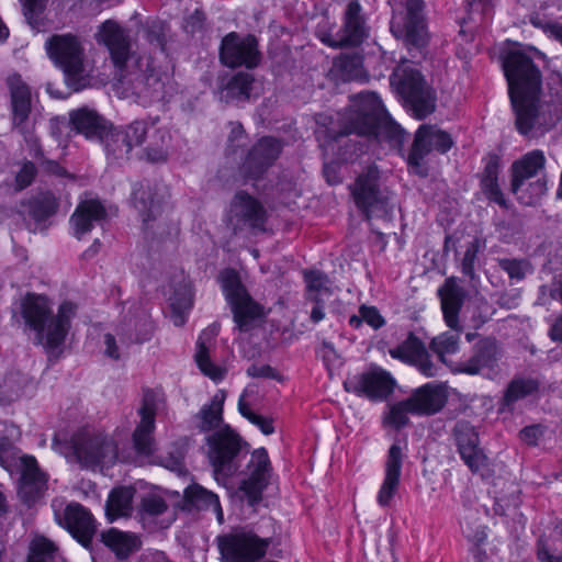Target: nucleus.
<instances>
[{"label":"nucleus","instance_id":"obj_27","mask_svg":"<svg viewBox=\"0 0 562 562\" xmlns=\"http://www.w3.org/2000/svg\"><path fill=\"white\" fill-rule=\"evenodd\" d=\"M498 347L495 340L485 338L475 344L471 358L460 363L458 371L477 374L484 369H493L498 361Z\"/></svg>","mask_w":562,"mask_h":562},{"label":"nucleus","instance_id":"obj_47","mask_svg":"<svg viewBox=\"0 0 562 562\" xmlns=\"http://www.w3.org/2000/svg\"><path fill=\"white\" fill-rule=\"evenodd\" d=\"M168 509L166 501L157 494H148L143 497L139 515L143 520H153L165 514Z\"/></svg>","mask_w":562,"mask_h":562},{"label":"nucleus","instance_id":"obj_4","mask_svg":"<svg viewBox=\"0 0 562 562\" xmlns=\"http://www.w3.org/2000/svg\"><path fill=\"white\" fill-rule=\"evenodd\" d=\"M349 134L385 140L393 146L401 145L404 140V131L391 119L374 92H361L351 97L350 105L341 117L339 135Z\"/></svg>","mask_w":562,"mask_h":562},{"label":"nucleus","instance_id":"obj_37","mask_svg":"<svg viewBox=\"0 0 562 562\" xmlns=\"http://www.w3.org/2000/svg\"><path fill=\"white\" fill-rule=\"evenodd\" d=\"M345 35H369L371 29L358 0H351L344 14Z\"/></svg>","mask_w":562,"mask_h":562},{"label":"nucleus","instance_id":"obj_28","mask_svg":"<svg viewBox=\"0 0 562 562\" xmlns=\"http://www.w3.org/2000/svg\"><path fill=\"white\" fill-rule=\"evenodd\" d=\"M408 401L413 407V414L434 415L445 406L447 396L440 386L428 383L417 389Z\"/></svg>","mask_w":562,"mask_h":562},{"label":"nucleus","instance_id":"obj_12","mask_svg":"<svg viewBox=\"0 0 562 562\" xmlns=\"http://www.w3.org/2000/svg\"><path fill=\"white\" fill-rule=\"evenodd\" d=\"M156 120H136L124 128H119L124 136L131 149L140 146L147 142L145 155L151 162L165 161L167 159V149L170 140L169 132L166 128L156 126Z\"/></svg>","mask_w":562,"mask_h":562},{"label":"nucleus","instance_id":"obj_53","mask_svg":"<svg viewBox=\"0 0 562 562\" xmlns=\"http://www.w3.org/2000/svg\"><path fill=\"white\" fill-rule=\"evenodd\" d=\"M498 266L504 270L512 280H522L529 270L526 260L501 258L497 260Z\"/></svg>","mask_w":562,"mask_h":562},{"label":"nucleus","instance_id":"obj_33","mask_svg":"<svg viewBox=\"0 0 562 562\" xmlns=\"http://www.w3.org/2000/svg\"><path fill=\"white\" fill-rule=\"evenodd\" d=\"M101 540L119 559L127 558L139 548V540L136 536L114 528L102 532Z\"/></svg>","mask_w":562,"mask_h":562},{"label":"nucleus","instance_id":"obj_30","mask_svg":"<svg viewBox=\"0 0 562 562\" xmlns=\"http://www.w3.org/2000/svg\"><path fill=\"white\" fill-rule=\"evenodd\" d=\"M70 122L87 138H100L106 130V121L94 110L80 108L70 113Z\"/></svg>","mask_w":562,"mask_h":562},{"label":"nucleus","instance_id":"obj_17","mask_svg":"<svg viewBox=\"0 0 562 562\" xmlns=\"http://www.w3.org/2000/svg\"><path fill=\"white\" fill-rule=\"evenodd\" d=\"M162 401L160 392L150 389L144 390L142 406L138 411L140 422L133 434V443L140 456H149L153 452V431L155 429V416Z\"/></svg>","mask_w":562,"mask_h":562},{"label":"nucleus","instance_id":"obj_52","mask_svg":"<svg viewBox=\"0 0 562 562\" xmlns=\"http://www.w3.org/2000/svg\"><path fill=\"white\" fill-rule=\"evenodd\" d=\"M480 249L481 243L479 238H474L468 244L461 261L462 273L469 277L471 280L475 278V261Z\"/></svg>","mask_w":562,"mask_h":562},{"label":"nucleus","instance_id":"obj_18","mask_svg":"<svg viewBox=\"0 0 562 562\" xmlns=\"http://www.w3.org/2000/svg\"><path fill=\"white\" fill-rule=\"evenodd\" d=\"M452 437L461 459L473 473L487 467V457L480 447L479 434L472 424L467 420L457 422Z\"/></svg>","mask_w":562,"mask_h":562},{"label":"nucleus","instance_id":"obj_45","mask_svg":"<svg viewBox=\"0 0 562 562\" xmlns=\"http://www.w3.org/2000/svg\"><path fill=\"white\" fill-rule=\"evenodd\" d=\"M362 322L367 323L373 329H379L384 326L385 319L375 306L361 305L358 315H352L349 318V325L353 328H359Z\"/></svg>","mask_w":562,"mask_h":562},{"label":"nucleus","instance_id":"obj_20","mask_svg":"<svg viewBox=\"0 0 562 562\" xmlns=\"http://www.w3.org/2000/svg\"><path fill=\"white\" fill-rule=\"evenodd\" d=\"M389 353L393 359L415 367L426 378L439 374L440 367L431 360L425 344L413 333L402 344L390 349Z\"/></svg>","mask_w":562,"mask_h":562},{"label":"nucleus","instance_id":"obj_31","mask_svg":"<svg viewBox=\"0 0 562 562\" xmlns=\"http://www.w3.org/2000/svg\"><path fill=\"white\" fill-rule=\"evenodd\" d=\"M8 85L11 92L13 124L19 126L29 117L31 92L19 75L9 77Z\"/></svg>","mask_w":562,"mask_h":562},{"label":"nucleus","instance_id":"obj_50","mask_svg":"<svg viewBox=\"0 0 562 562\" xmlns=\"http://www.w3.org/2000/svg\"><path fill=\"white\" fill-rule=\"evenodd\" d=\"M133 25L124 29L114 20H106L99 26V31L95 35H124V33H136L145 32L144 26L138 22L137 18L134 16L131 21Z\"/></svg>","mask_w":562,"mask_h":562},{"label":"nucleus","instance_id":"obj_21","mask_svg":"<svg viewBox=\"0 0 562 562\" xmlns=\"http://www.w3.org/2000/svg\"><path fill=\"white\" fill-rule=\"evenodd\" d=\"M220 57L227 67H256L260 61L256 37H223Z\"/></svg>","mask_w":562,"mask_h":562},{"label":"nucleus","instance_id":"obj_41","mask_svg":"<svg viewBox=\"0 0 562 562\" xmlns=\"http://www.w3.org/2000/svg\"><path fill=\"white\" fill-rule=\"evenodd\" d=\"M423 0L406 1L405 35H422L426 31Z\"/></svg>","mask_w":562,"mask_h":562},{"label":"nucleus","instance_id":"obj_60","mask_svg":"<svg viewBox=\"0 0 562 562\" xmlns=\"http://www.w3.org/2000/svg\"><path fill=\"white\" fill-rule=\"evenodd\" d=\"M247 374L251 378H267V379H278V372L268 364H257L254 363L247 369Z\"/></svg>","mask_w":562,"mask_h":562},{"label":"nucleus","instance_id":"obj_11","mask_svg":"<svg viewBox=\"0 0 562 562\" xmlns=\"http://www.w3.org/2000/svg\"><path fill=\"white\" fill-rule=\"evenodd\" d=\"M70 448L77 462L83 468L112 465L119 459L117 441L110 435L88 429L76 432Z\"/></svg>","mask_w":562,"mask_h":562},{"label":"nucleus","instance_id":"obj_32","mask_svg":"<svg viewBox=\"0 0 562 562\" xmlns=\"http://www.w3.org/2000/svg\"><path fill=\"white\" fill-rule=\"evenodd\" d=\"M216 335L215 328L204 330L196 341L195 362L201 372L217 382L224 379L225 369L214 364L210 359L209 346L206 342H211L213 337Z\"/></svg>","mask_w":562,"mask_h":562},{"label":"nucleus","instance_id":"obj_9","mask_svg":"<svg viewBox=\"0 0 562 562\" xmlns=\"http://www.w3.org/2000/svg\"><path fill=\"white\" fill-rule=\"evenodd\" d=\"M220 280L237 328L249 331L259 326L266 316L265 307L249 295L238 273L234 269H226Z\"/></svg>","mask_w":562,"mask_h":562},{"label":"nucleus","instance_id":"obj_61","mask_svg":"<svg viewBox=\"0 0 562 562\" xmlns=\"http://www.w3.org/2000/svg\"><path fill=\"white\" fill-rule=\"evenodd\" d=\"M161 464L178 474H182L184 472L183 457L179 452L177 454L164 457Z\"/></svg>","mask_w":562,"mask_h":562},{"label":"nucleus","instance_id":"obj_3","mask_svg":"<svg viewBox=\"0 0 562 562\" xmlns=\"http://www.w3.org/2000/svg\"><path fill=\"white\" fill-rule=\"evenodd\" d=\"M114 68L115 78L138 94L159 95L168 79L138 37H98Z\"/></svg>","mask_w":562,"mask_h":562},{"label":"nucleus","instance_id":"obj_55","mask_svg":"<svg viewBox=\"0 0 562 562\" xmlns=\"http://www.w3.org/2000/svg\"><path fill=\"white\" fill-rule=\"evenodd\" d=\"M463 535L472 541L475 546H480L486 540V531L485 527L482 525H476L473 520H470L469 517L464 518V521L461 524Z\"/></svg>","mask_w":562,"mask_h":562},{"label":"nucleus","instance_id":"obj_35","mask_svg":"<svg viewBox=\"0 0 562 562\" xmlns=\"http://www.w3.org/2000/svg\"><path fill=\"white\" fill-rule=\"evenodd\" d=\"M537 390V384L532 380L516 379L506 387L504 395L499 402V412H512L515 404L530 395Z\"/></svg>","mask_w":562,"mask_h":562},{"label":"nucleus","instance_id":"obj_22","mask_svg":"<svg viewBox=\"0 0 562 562\" xmlns=\"http://www.w3.org/2000/svg\"><path fill=\"white\" fill-rule=\"evenodd\" d=\"M134 205L139 212L146 227H153L150 221H156L168 209L167 188L162 184H140L134 189Z\"/></svg>","mask_w":562,"mask_h":562},{"label":"nucleus","instance_id":"obj_1","mask_svg":"<svg viewBox=\"0 0 562 562\" xmlns=\"http://www.w3.org/2000/svg\"><path fill=\"white\" fill-rule=\"evenodd\" d=\"M226 398L218 390L210 403L204 404L194 416L196 429L201 432L213 431L206 437L209 459L217 481H225L234 475H243L239 488L255 504L267 485L270 461L266 449L255 450L248 457V445L243 441L223 420V406Z\"/></svg>","mask_w":562,"mask_h":562},{"label":"nucleus","instance_id":"obj_6","mask_svg":"<svg viewBox=\"0 0 562 562\" xmlns=\"http://www.w3.org/2000/svg\"><path fill=\"white\" fill-rule=\"evenodd\" d=\"M45 47L49 58L63 70L69 88L80 91L90 85L94 63L85 54L78 37H49Z\"/></svg>","mask_w":562,"mask_h":562},{"label":"nucleus","instance_id":"obj_38","mask_svg":"<svg viewBox=\"0 0 562 562\" xmlns=\"http://www.w3.org/2000/svg\"><path fill=\"white\" fill-rule=\"evenodd\" d=\"M126 136L119 128L105 130L100 137L104 145V150L109 159L124 160L127 159L132 149L126 142Z\"/></svg>","mask_w":562,"mask_h":562},{"label":"nucleus","instance_id":"obj_49","mask_svg":"<svg viewBox=\"0 0 562 562\" xmlns=\"http://www.w3.org/2000/svg\"><path fill=\"white\" fill-rule=\"evenodd\" d=\"M304 278L306 282V295H315V292L331 294L328 286L329 280L325 273L318 270H311L304 272Z\"/></svg>","mask_w":562,"mask_h":562},{"label":"nucleus","instance_id":"obj_46","mask_svg":"<svg viewBox=\"0 0 562 562\" xmlns=\"http://www.w3.org/2000/svg\"><path fill=\"white\" fill-rule=\"evenodd\" d=\"M57 207L58 202L55 195L46 192L34 199L31 204V213L35 220L43 221L55 214Z\"/></svg>","mask_w":562,"mask_h":562},{"label":"nucleus","instance_id":"obj_48","mask_svg":"<svg viewBox=\"0 0 562 562\" xmlns=\"http://www.w3.org/2000/svg\"><path fill=\"white\" fill-rule=\"evenodd\" d=\"M408 413L413 414V407L407 398L390 406L389 413L384 420L386 424L395 428H401L408 423Z\"/></svg>","mask_w":562,"mask_h":562},{"label":"nucleus","instance_id":"obj_58","mask_svg":"<svg viewBox=\"0 0 562 562\" xmlns=\"http://www.w3.org/2000/svg\"><path fill=\"white\" fill-rule=\"evenodd\" d=\"M531 24L543 33H550L551 35H562V23L546 20L539 15L530 19Z\"/></svg>","mask_w":562,"mask_h":562},{"label":"nucleus","instance_id":"obj_5","mask_svg":"<svg viewBox=\"0 0 562 562\" xmlns=\"http://www.w3.org/2000/svg\"><path fill=\"white\" fill-rule=\"evenodd\" d=\"M75 312V304L64 302L57 316L53 317L48 300L43 295L27 294L22 303L23 318L36 331L38 342L49 349L57 348L64 342Z\"/></svg>","mask_w":562,"mask_h":562},{"label":"nucleus","instance_id":"obj_63","mask_svg":"<svg viewBox=\"0 0 562 562\" xmlns=\"http://www.w3.org/2000/svg\"><path fill=\"white\" fill-rule=\"evenodd\" d=\"M104 345H105V349H104L105 356H108L109 358H111L113 360H119L121 355L119 352L115 337L111 334H105L104 335Z\"/></svg>","mask_w":562,"mask_h":562},{"label":"nucleus","instance_id":"obj_39","mask_svg":"<svg viewBox=\"0 0 562 562\" xmlns=\"http://www.w3.org/2000/svg\"><path fill=\"white\" fill-rule=\"evenodd\" d=\"M498 165L495 160L486 164L484 176L482 178V189L488 200L497 203L502 207H507L506 200L497 182Z\"/></svg>","mask_w":562,"mask_h":562},{"label":"nucleus","instance_id":"obj_7","mask_svg":"<svg viewBox=\"0 0 562 562\" xmlns=\"http://www.w3.org/2000/svg\"><path fill=\"white\" fill-rule=\"evenodd\" d=\"M441 310L446 325L456 333H442L432 338L430 349L438 356L442 363H446V356L454 355L459 351V333L462 327L459 322V313L464 301V290L458 283L456 278L446 279L445 283L438 289Z\"/></svg>","mask_w":562,"mask_h":562},{"label":"nucleus","instance_id":"obj_25","mask_svg":"<svg viewBox=\"0 0 562 562\" xmlns=\"http://www.w3.org/2000/svg\"><path fill=\"white\" fill-rule=\"evenodd\" d=\"M403 463L402 448L394 443L389 449L384 468V480L379 490L376 501L380 506H389L398 490Z\"/></svg>","mask_w":562,"mask_h":562},{"label":"nucleus","instance_id":"obj_23","mask_svg":"<svg viewBox=\"0 0 562 562\" xmlns=\"http://www.w3.org/2000/svg\"><path fill=\"white\" fill-rule=\"evenodd\" d=\"M282 150V143L273 137L260 138L249 150L243 164V172L246 178H259L273 165Z\"/></svg>","mask_w":562,"mask_h":562},{"label":"nucleus","instance_id":"obj_62","mask_svg":"<svg viewBox=\"0 0 562 562\" xmlns=\"http://www.w3.org/2000/svg\"><path fill=\"white\" fill-rule=\"evenodd\" d=\"M323 43L333 47L357 46L361 43V37H321Z\"/></svg>","mask_w":562,"mask_h":562},{"label":"nucleus","instance_id":"obj_16","mask_svg":"<svg viewBox=\"0 0 562 562\" xmlns=\"http://www.w3.org/2000/svg\"><path fill=\"white\" fill-rule=\"evenodd\" d=\"M52 508L57 524L66 528L85 548H89L97 531L92 515L78 503L64 505L60 499H53Z\"/></svg>","mask_w":562,"mask_h":562},{"label":"nucleus","instance_id":"obj_43","mask_svg":"<svg viewBox=\"0 0 562 562\" xmlns=\"http://www.w3.org/2000/svg\"><path fill=\"white\" fill-rule=\"evenodd\" d=\"M249 394V390H245L244 393L239 396L238 400V411L246 419H248L252 425L257 426L262 434L271 435L274 431L272 426V419L259 414H256L251 409V405L247 402V396Z\"/></svg>","mask_w":562,"mask_h":562},{"label":"nucleus","instance_id":"obj_10","mask_svg":"<svg viewBox=\"0 0 562 562\" xmlns=\"http://www.w3.org/2000/svg\"><path fill=\"white\" fill-rule=\"evenodd\" d=\"M351 194L357 207L368 220L386 217L393 211L391 192L381 188L380 170L375 165L369 166L351 186Z\"/></svg>","mask_w":562,"mask_h":562},{"label":"nucleus","instance_id":"obj_42","mask_svg":"<svg viewBox=\"0 0 562 562\" xmlns=\"http://www.w3.org/2000/svg\"><path fill=\"white\" fill-rule=\"evenodd\" d=\"M57 557L58 548L52 540L44 536L32 540L27 562H54Z\"/></svg>","mask_w":562,"mask_h":562},{"label":"nucleus","instance_id":"obj_8","mask_svg":"<svg viewBox=\"0 0 562 562\" xmlns=\"http://www.w3.org/2000/svg\"><path fill=\"white\" fill-rule=\"evenodd\" d=\"M391 85L409 105L413 114L418 120L425 119L435 111V90L414 66L409 64L398 65L392 74Z\"/></svg>","mask_w":562,"mask_h":562},{"label":"nucleus","instance_id":"obj_14","mask_svg":"<svg viewBox=\"0 0 562 562\" xmlns=\"http://www.w3.org/2000/svg\"><path fill=\"white\" fill-rule=\"evenodd\" d=\"M396 381L392 374L374 364L363 372L349 376L344 382L347 392L373 402L385 401L393 393Z\"/></svg>","mask_w":562,"mask_h":562},{"label":"nucleus","instance_id":"obj_57","mask_svg":"<svg viewBox=\"0 0 562 562\" xmlns=\"http://www.w3.org/2000/svg\"><path fill=\"white\" fill-rule=\"evenodd\" d=\"M204 21L205 15L202 11L195 10L192 14H190L183 25V30L186 33L194 34L204 31Z\"/></svg>","mask_w":562,"mask_h":562},{"label":"nucleus","instance_id":"obj_44","mask_svg":"<svg viewBox=\"0 0 562 562\" xmlns=\"http://www.w3.org/2000/svg\"><path fill=\"white\" fill-rule=\"evenodd\" d=\"M432 150L428 143L427 126H420L416 133L412 149L407 157L408 165L419 168L425 156Z\"/></svg>","mask_w":562,"mask_h":562},{"label":"nucleus","instance_id":"obj_64","mask_svg":"<svg viewBox=\"0 0 562 562\" xmlns=\"http://www.w3.org/2000/svg\"><path fill=\"white\" fill-rule=\"evenodd\" d=\"M541 435L538 426H528L521 429L520 438L528 445H536L538 437Z\"/></svg>","mask_w":562,"mask_h":562},{"label":"nucleus","instance_id":"obj_26","mask_svg":"<svg viewBox=\"0 0 562 562\" xmlns=\"http://www.w3.org/2000/svg\"><path fill=\"white\" fill-rule=\"evenodd\" d=\"M232 213L252 229L263 231L266 210L258 200L246 192H238L232 203Z\"/></svg>","mask_w":562,"mask_h":562},{"label":"nucleus","instance_id":"obj_19","mask_svg":"<svg viewBox=\"0 0 562 562\" xmlns=\"http://www.w3.org/2000/svg\"><path fill=\"white\" fill-rule=\"evenodd\" d=\"M20 469L18 494L27 506L36 504L47 491V476L38 468L37 461L31 456H20L14 465Z\"/></svg>","mask_w":562,"mask_h":562},{"label":"nucleus","instance_id":"obj_24","mask_svg":"<svg viewBox=\"0 0 562 562\" xmlns=\"http://www.w3.org/2000/svg\"><path fill=\"white\" fill-rule=\"evenodd\" d=\"M105 216L106 211L99 200L88 199L81 201L69 220L72 235L81 239L87 233L91 232L94 225L102 222Z\"/></svg>","mask_w":562,"mask_h":562},{"label":"nucleus","instance_id":"obj_34","mask_svg":"<svg viewBox=\"0 0 562 562\" xmlns=\"http://www.w3.org/2000/svg\"><path fill=\"white\" fill-rule=\"evenodd\" d=\"M134 493L135 491L132 487L125 486L114 488L110 493L105 505V513L111 521L131 515Z\"/></svg>","mask_w":562,"mask_h":562},{"label":"nucleus","instance_id":"obj_15","mask_svg":"<svg viewBox=\"0 0 562 562\" xmlns=\"http://www.w3.org/2000/svg\"><path fill=\"white\" fill-rule=\"evenodd\" d=\"M546 157L539 149L531 150L516 160L512 166V192L526 204L535 203L547 191V183L543 179L529 184L530 196L520 194L525 181L535 177L539 170L544 168Z\"/></svg>","mask_w":562,"mask_h":562},{"label":"nucleus","instance_id":"obj_54","mask_svg":"<svg viewBox=\"0 0 562 562\" xmlns=\"http://www.w3.org/2000/svg\"><path fill=\"white\" fill-rule=\"evenodd\" d=\"M428 143L439 153H447L453 145L451 136L443 131L427 126Z\"/></svg>","mask_w":562,"mask_h":562},{"label":"nucleus","instance_id":"obj_13","mask_svg":"<svg viewBox=\"0 0 562 562\" xmlns=\"http://www.w3.org/2000/svg\"><path fill=\"white\" fill-rule=\"evenodd\" d=\"M269 543V539L245 530L217 538L222 562H255L266 554Z\"/></svg>","mask_w":562,"mask_h":562},{"label":"nucleus","instance_id":"obj_40","mask_svg":"<svg viewBox=\"0 0 562 562\" xmlns=\"http://www.w3.org/2000/svg\"><path fill=\"white\" fill-rule=\"evenodd\" d=\"M540 562H562V530L554 529L546 539L538 542Z\"/></svg>","mask_w":562,"mask_h":562},{"label":"nucleus","instance_id":"obj_59","mask_svg":"<svg viewBox=\"0 0 562 562\" xmlns=\"http://www.w3.org/2000/svg\"><path fill=\"white\" fill-rule=\"evenodd\" d=\"M172 307V322L176 326H181L184 324V315L183 312L191 307V302L189 299L182 300H173L171 302Z\"/></svg>","mask_w":562,"mask_h":562},{"label":"nucleus","instance_id":"obj_36","mask_svg":"<svg viewBox=\"0 0 562 562\" xmlns=\"http://www.w3.org/2000/svg\"><path fill=\"white\" fill-rule=\"evenodd\" d=\"M186 499L198 508L211 509L220 524H223L224 516L216 494L203 488L200 485H193L186 490Z\"/></svg>","mask_w":562,"mask_h":562},{"label":"nucleus","instance_id":"obj_29","mask_svg":"<svg viewBox=\"0 0 562 562\" xmlns=\"http://www.w3.org/2000/svg\"><path fill=\"white\" fill-rule=\"evenodd\" d=\"M256 88L252 75L239 71L231 77L220 89V100L226 103L245 102L251 98Z\"/></svg>","mask_w":562,"mask_h":562},{"label":"nucleus","instance_id":"obj_2","mask_svg":"<svg viewBox=\"0 0 562 562\" xmlns=\"http://www.w3.org/2000/svg\"><path fill=\"white\" fill-rule=\"evenodd\" d=\"M535 57L543 54L532 46L505 41L499 59L508 83V95L517 132L533 138L543 135L560 120L553 106L541 100V72Z\"/></svg>","mask_w":562,"mask_h":562},{"label":"nucleus","instance_id":"obj_51","mask_svg":"<svg viewBox=\"0 0 562 562\" xmlns=\"http://www.w3.org/2000/svg\"><path fill=\"white\" fill-rule=\"evenodd\" d=\"M4 424L0 422V465L10 470L18 463V451L8 437L2 436Z\"/></svg>","mask_w":562,"mask_h":562},{"label":"nucleus","instance_id":"obj_56","mask_svg":"<svg viewBox=\"0 0 562 562\" xmlns=\"http://www.w3.org/2000/svg\"><path fill=\"white\" fill-rule=\"evenodd\" d=\"M36 167L32 161H24L15 176V189L23 190L27 188L36 176Z\"/></svg>","mask_w":562,"mask_h":562}]
</instances>
